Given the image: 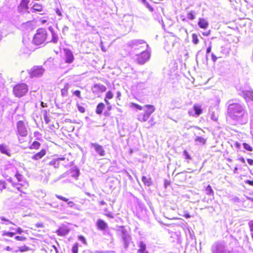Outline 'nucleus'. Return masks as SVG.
Returning <instances> with one entry per match:
<instances>
[{"label":"nucleus","mask_w":253,"mask_h":253,"mask_svg":"<svg viewBox=\"0 0 253 253\" xmlns=\"http://www.w3.org/2000/svg\"><path fill=\"white\" fill-rule=\"evenodd\" d=\"M227 113L233 119H238L243 116L244 109L238 103L229 104L227 108Z\"/></svg>","instance_id":"obj_1"},{"label":"nucleus","mask_w":253,"mask_h":253,"mask_svg":"<svg viewBox=\"0 0 253 253\" xmlns=\"http://www.w3.org/2000/svg\"><path fill=\"white\" fill-rule=\"evenodd\" d=\"M48 34L44 28L38 29L34 35L33 42L36 45H41L45 42L47 39Z\"/></svg>","instance_id":"obj_2"},{"label":"nucleus","mask_w":253,"mask_h":253,"mask_svg":"<svg viewBox=\"0 0 253 253\" xmlns=\"http://www.w3.org/2000/svg\"><path fill=\"white\" fill-rule=\"evenodd\" d=\"M29 91L28 85L24 83H18L12 88V93L15 97L21 98L25 96Z\"/></svg>","instance_id":"obj_3"},{"label":"nucleus","mask_w":253,"mask_h":253,"mask_svg":"<svg viewBox=\"0 0 253 253\" xmlns=\"http://www.w3.org/2000/svg\"><path fill=\"white\" fill-rule=\"evenodd\" d=\"M144 112L138 115L137 119L140 122H145L148 121L150 115L155 112V108L152 105L144 106Z\"/></svg>","instance_id":"obj_4"},{"label":"nucleus","mask_w":253,"mask_h":253,"mask_svg":"<svg viewBox=\"0 0 253 253\" xmlns=\"http://www.w3.org/2000/svg\"><path fill=\"white\" fill-rule=\"evenodd\" d=\"M44 72V69L42 66H34L29 71V74L31 78L41 77Z\"/></svg>","instance_id":"obj_5"},{"label":"nucleus","mask_w":253,"mask_h":253,"mask_svg":"<svg viewBox=\"0 0 253 253\" xmlns=\"http://www.w3.org/2000/svg\"><path fill=\"white\" fill-rule=\"evenodd\" d=\"M17 134L22 137L26 136L28 133L26 127L23 121H19L17 123Z\"/></svg>","instance_id":"obj_6"},{"label":"nucleus","mask_w":253,"mask_h":253,"mask_svg":"<svg viewBox=\"0 0 253 253\" xmlns=\"http://www.w3.org/2000/svg\"><path fill=\"white\" fill-rule=\"evenodd\" d=\"M150 57V54L148 51H143L137 55L136 61L140 64L145 63Z\"/></svg>","instance_id":"obj_7"},{"label":"nucleus","mask_w":253,"mask_h":253,"mask_svg":"<svg viewBox=\"0 0 253 253\" xmlns=\"http://www.w3.org/2000/svg\"><path fill=\"white\" fill-rule=\"evenodd\" d=\"M30 0H21L20 4L17 7L18 12L20 13H23L24 11L29 9V3Z\"/></svg>","instance_id":"obj_8"},{"label":"nucleus","mask_w":253,"mask_h":253,"mask_svg":"<svg viewBox=\"0 0 253 253\" xmlns=\"http://www.w3.org/2000/svg\"><path fill=\"white\" fill-rule=\"evenodd\" d=\"M23 232L22 229L18 227L16 228L15 229V231H4L2 233V236L3 237H8L9 238H12L15 234H21Z\"/></svg>","instance_id":"obj_9"},{"label":"nucleus","mask_w":253,"mask_h":253,"mask_svg":"<svg viewBox=\"0 0 253 253\" xmlns=\"http://www.w3.org/2000/svg\"><path fill=\"white\" fill-rule=\"evenodd\" d=\"M92 91L94 93L105 92L107 88L106 87L103 85L98 84H95L92 87Z\"/></svg>","instance_id":"obj_10"},{"label":"nucleus","mask_w":253,"mask_h":253,"mask_svg":"<svg viewBox=\"0 0 253 253\" xmlns=\"http://www.w3.org/2000/svg\"><path fill=\"white\" fill-rule=\"evenodd\" d=\"M65 62L67 63H71L74 60V55L71 50L65 49Z\"/></svg>","instance_id":"obj_11"},{"label":"nucleus","mask_w":253,"mask_h":253,"mask_svg":"<svg viewBox=\"0 0 253 253\" xmlns=\"http://www.w3.org/2000/svg\"><path fill=\"white\" fill-rule=\"evenodd\" d=\"M96 226L99 230L104 231L108 228L107 223L102 219H98L97 220Z\"/></svg>","instance_id":"obj_12"},{"label":"nucleus","mask_w":253,"mask_h":253,"mask_svg":"<svg viewBox=\"0 0 253 253\" xmlns=\"http://www.w3.org/2000/svg\"><path fill=\"white\" fill-rule=\"evenodd\" d=\"M46 154L45 149H41L39 152L35 153L32 157V159L34 161H38L43 158Z\"/></svg>","instance_id":"obj_13"},{"label":"nucleus","mask_w":253,"mask_h":253,"mask_svg":"<svg viewBox=\"0 0 253 253\" xmlns=\"http://www.w3.org/2000/svg\"><path fill=\"white\" fill-rule=\"evenodd\" d=\"M70 231V229L65 225H62L57 230V234L59 236H65Z\"/></svg>","instance_id":"obj_14"},{"label":"nucleus","mask_w":253,"mask_h":253,"mask_svg":"<svg viewBox=\"0 0 253 253\" xmlns=\"http://www.w3.org/2000/svg\"><path fill=\"white\" fill-rule=\"evenodd\" d=\"M43 7L42 4L38 3H34L31 7L33 13L41 12L43 11Z\"/></svg>","instance_id":"obj_15"},{"label":"nucleus","mask_w":253,"mask_h":253,"mask_svg":"<svg viewBox=\"0 0 253 253\" xmlns=\"http://www.w3.org/2000/svg\"><path fill=\"white\" fill-rule=\"evenodd\" d=\"M92 145L99 155L103 156L105 155V152L102 146L97 144H92Z\"/></svg>","instance_id":"obj_16"},{"label":"nucleus","mask_w":253,"mask_h":253,"mask_svg":"<svg viewBox=\"0 0 253 253\" xmlns=\"http://www.w3.org/2000/svg\"><path fill=\"white\" fill-rule=\"evenodd\" d=\"M198 25L200 28L206 29L209 26V22L204 18H199Z\"/></svg>","instance_id":"obj_17"},{"label":"nucleus","mask_w":253,"mask_h":253,"mask_svg":"<svg viewBox=\"0 0 253 253\" xmlns=\"http://www.w3.org/2000/svg\"><path fill=\"white\" fill-rule=\"evenodd\" d=\"M193 109L195 111V115L197 116H200L203 113L202 106L199 104H195L193 106Z\"/></svg>","instance_id":"obj_18"},{"label":"nucleus","mask_w":253,"mask_h":253,"mask_svg":"<svg viewBox=\"0 0 253 253\" xmlns=\"http://www.w3.org/2000/svg\"><path fill=\"white\" fill-rule=\"evenodd\" d=\"M244 98L249 101H253V91L252 90H246L243 92Z\"/></svg>","instance_id":"obj_19"},{"label":"nucleus","mask_w":253,"mask_h":253,"mask_svg":"<svg viewBox=\"0 0 253 253\" xmlns=\"http://www.w3.org/2000/svg\"><path fill=\"white\" fill-rule=\"evenodd\" d=\"M105 108V105L103 103L100 102L98 104L96 108V113L98 115H101Z\"/></svg>","instance_id":"obj_20"},{"label":"nucleus","mask_w":253,"mask_h":253,"mask_svg":"<svg viewBox=\"0 0 253 253\" xmlns=\"http://www.w3.org/2000/svg\"><path fill=\"white\" fill-rule=\"evenodd\" d=\"M113 96H114V94L111 91H110V90L108 91L106 93V94L105 95V97L104 98V101L106 103L107 105H110V102H109V100L113 98Z\"/></svg>","instance_id":"obj_21"},{"label":"nucleus","mask_w":253,"mask_h":253,"mask_svg":"<svg viewBox=\"0 0 253 253\" xmlns=\"http://www.w3.org/2000/svg\"><path fill=\"white\" fill-rule=\"evenodd\" d=\"M139 247V249L138 251L139 253H149V252L146 251V244L143 242H140Z\"/></svg>","instance_id":"obj_22"},{"label":"nucleus","mask_w":253,"mask_h":253,"mask_svg":"<svg viewBox=\"0 0 253 253\" xmlns=\"http://www.w3.org/2000/svg\"><path fill=\"white\" fill-rule=\"evenodd\" d=\"M41 145V144L39 142L34 141L33 142L32 144L29 146V149L30 150H38L40 149Z\"/></svg>","instance_id":"obj_23"},{"label":"nucleus","mask_w":253,"mask_h":253,"mask_svg":"<svg viewBox=\"0 0 253 253\" xmlns=\"http://www.w3.org/2000/svg\"><path fill=\"white\" fill-rule=\"evenodd\" d=\"M0 151L2 153L6 154L8 156H10V152L7 149L6 146L5 145H3V144L0 145Z\"/></svg>","instance_id":"obj_24"},{"label":"nucleus","mask_w":253,"mask_h":253,"mask_svg":"<svg viewBox=\"0 0 253 253\" xmlns=\"http://www.w3.org/2000/svg\"><path fill=\"white\" fill-rule=\"evenodd\" d=\"M49 30L50 31L52 35V39L51 40V42H52L53 43H57L58 40V38L56 34L54 33V32L53 31L51 27L49 28Z\"/></svg>","instance_id":"obj_25"},{"label":"nucleus","mask_w":253,"mask_h":253,"mask_svg":"<svg viewBox=\"0 0 253 253\" xmlns=\"http://www.w3.org/2000/svg\"><path fill=\"white\" fill-rule=\"evenodd\" d=\"M69 88V84L68 83H67L64 85V87L61 89V93L62 96H64L67 95Z\"/></svg>","instance_id":"obj_26"},{"label":"nucleus","mask_w":253,"mask_h":253,"mask_svg":"<svg viewBox=\"0 0 253 253\" xmlns=\"http://www.w3.org/2000/svg\"><path fill=\"white\" fill-rule=\"evenodd\" d=\"M29 250V248L26 245L18 247V249L15 251V252H25Z\"/></svg>","instance_id":"obj_27"},{"label":"nucleus","mask_w":253,"mask_h":253,"mask_svg":"<svg viewBox=\"0 0 253 253\" xmlns=\"http://www.w3.org/2000/svg\"><path fill=\"white\" fill-rule=\"evenodd\" d=\"M56 197L59 200H61L66 202H67L68 204L70 206H71V204H73V202L68 201H69L68 198H65L64 197H63V196H62L61 195H56Z\"/></svg>","instance_id":"obj_28"},{"label":"nucleus","mask_w":253,"mask_h":253,"mask_svg":"<svg viewBox=\"0 0 253 253\" xmlns=\"http://www.w3.org/2000/svg\"><path fill=\"white\" fill-rule=\"evenodd\" d=\"M206 193L208 195L213 196L214 192L210 185H208L205 189Z\"/></svg>","instance_id":"obj_29"},{"label":"nucleus","mask_w":253,"mask_h":253,"mask_svg":"<svg viewBox=\"0 0 253 253\" xmlns=\"http://www.w3.org/2000/svg\"><path fill=\"white\" fill-rule=\"evenodd\" d=\"M195 140L202 144H205L207 141V139L201 136H198L196 137Z\"/></svg>","instance_id":"obj_30"},{"label":"nucleus","mask_w":253,"mask_h":253,"mask_svg":"<svg viewBox=\"0 0 253 253\" xmlns=\"http://www.w3.org/2000/svg\"><path fill=\"white\" fill-rule=\"evenodd\" d=\"M142 181L145 185L147 186H150L151 184V178H148L146 176H142Z\"/></svg>","instance_id":"obj_31"},{"label":"nucleus","mask_w":253,"mask_h":253,"mask_svg":"<svg viewBox=\"0 0 253 253\" xmlns=\"http://www.w3.org/2000/svg\"><path fill=\"white\" fill-rule=\"evenodd\" d=\"M187 18L190 20H194L196 18L195 12L193 11H188L187 13Z\"/></svg>","instance_id":"obj_32"},{"label":"nucleus","mask_w":253,"mask_h":253,"mask_svg":"<svg viewBox=\"0 0 253 253\" xmlns=\"http://www.w3.org/2000/svg\"><path fill=\"white\" fill-rule=\"evenodd\" d=\"M59 159H56L50 161L49 163V165L53 166L55 168H58L59 167Z\"/></svg>","instance_id":"obj_33"},{"label":"nucleus","mask_w":253,"mask_h":253,"mask_svg":"<svg viewBox=\"0 0 253 253\" xmlns=\"http://www.w3.org/2000/svg\"><path fill=\"white\" fill-rule=\"evenodd\" d=\"M192 42L194 44H197L199 43L198 36L195 33L192 34Z\"/></svg>","instance_id":"obj_34"},{"label":"nucleus","mask_w":253,"mask_h":253,"mask_svg":"<svg viewBox=\"0 0 253 253\" xmlns=\"http://www.w3.org/2000/svg\"><path fill=\"white\" fill-rule=\"evenodd\" d=\"M243 146H244V148L247 151H249L250 152H252L253 151V147L250 144H249L248 143H244Z\"/></svg>","instance_id":"obj_35"},{"label":"nucleus","mask_w":253,"mask_h":253,"mask_svg":"<svg viewBox=\"0 0 253 253\" xmlns=\"http://www.w3.org/2000/svg\"><path fill=\"white\" fill-rule=\"evenodd\" d=\"M78 248H79V244L78 243H75L72 249V252L73 253H78Z\"/></svg>","instance_id":"obj_36"},{"label":"nucleus","mask_w":253,"mask_h":253,"mask_svg":"<svg viewBox=\"0 0 253 253\" xmlns=\"http://www.w3.org/2000/svg\"><path fill=\"white\" fill-rule=\"evenodd\" d=\"M0 219L1 221H5L7 222L5 224V225L11 224V225H15V226L16 225L14 223L9 221L7 219L5 218L4 217L2 216L0 217Z\"/></svg>","instance_id":"obj_37"},{"label":"nucleus","mask_w":253,"mask_h":253,"mask_svg":"<svg viewBox=\"0 0 253 253\" xmlns=\"http://www.w3.org/2000/svg\"><path fill=\"white\" fill-rule=\"evenodd\" d=\"M6 188V183L4 181L0 180V191Z\"/></svg>","instance_id":"obj_38"},{"label":"nucleus","mask_w":253,"mask_h":253,"mask_svg":"<svg viewBox=\"0 0 253 253\" xmlns=\"http://www.w3.org/2000/svg\"><path fill=\"white\" fill-rule=\"evenodd\" d=\"M77 108L80 113H84L85 112V108L83 106H81L78 103H77Z\"/></svg>","instance_id":"obj_39"},{"label":"nucleus","mask_w":253,"mask_h":253,"mask_svg":"<svg viewBox=\"0 0 253 253\" xmlns=\"http://www.w3.org/2000/svg\"><path fill=\"white\" fill-rule=\"evenodd\" d=\"M72 93H73V94L76 96L77 97H78L79 98H82L81 92L79 90H75L72 92Z\"/></svg>","instance_id":"obj_40"},{"label":"nucleus","mask_w":253,"mask_h":253,"mask_svg":"<svg viewBox=\"0 0 253 253\" xmlns=\"http://www.w3.org/2000/svg\"><path fill=\"white\" fill-rule=\"evenodd\" d=\"M14 239L16 240L20 241H24L26 240V238L24 236H16L15 237Z\"/></svg>","instance_id":"obj_41"},{"label":"nucleus","mask_w":253,"mask_h":253,"mask_svg":"<svg viewBox=\"0 0 253 253\" xmlns=\"http://www.w3.org/2000/svg\"><path fill=\"white\" fill-rule=\"evenodd\" d=\"M131 105L132 107H134L139 110H142L143 109V107L141 106L136 103H132Z\"/></svg>","instance_id":"obj_42"},{"label":"nucleus","mask_w":253,"mask_h":253,"mask_svg":"<svg viewBox=\"0 0 253 253\" xmlns=\"http://www.w3.org/2000/svg\"><path fill=\"white\" fill-rule=\"evenodd\" d=\"M183 153H184V156L185 157V158L186 159H188V160H191V157L189 155V154L188 152H187V151L184 150V152H183Z\"/></svg>","instance_id":"obj_43"},{"label":"nucleus","mask_w":253,"mask_h":253,"mask_svg":"<svg viewBox=\"0 0 253 253\" xmlns=\"http://www.w3.org/2000/svg\"><path fill=\"white\" fill-rule=\"evenodd\" d=\"M15 177L17 178L19 181H21L22 180V175L20 174L18 172H16L15 174Z\"/></svg>","instance_id":"obj_44"},{"label":"nucleus","mask_w":253,"mask_h":253,"mask_svg":"<svg viewBox=\"0 0 253 253\" xmlns=\"http://www.w3.org/2000/svg\"><path fill=\"white\" fill-rule=\"evenodd\" d=\"M35 226L37 228H44V225L43 223L40 222L38 223L35 224Z\"/></svg>","instance_id":"obj_45"},{"label":"nucleus","mask_w":253,"mask_h":253,"mask_svg":"<svg viewBox=\"0 0 253 253\" xmlns=\"http://www.w3.org/2000/svg\"><path fill=\"white\" fill-rule=\"evenodd\" d=\"M43 117L45 123L48 124L50 121L49 118L46 114L44 115Z\"/></svg>","instance_id":"obj_46"},{"label":"nucleus","mask_w":253,"mask_h":253,"mask_svg":"<svg viewBox=\"0 0 253 253\" xmlns=\"http://www.w3.org/2000/svg\"><path fill=\"white\" fill-rule=\"evenodd\" d=\"M211 118L212 120H213L214 121H217L218 120V117L217 115H216L214 114H211Z\"/></svg>","instance_id":"obj_47"},{"label":"nucleus","mask_w":253,"mask_h":253,"mask_svg":"<svg viewBox=\"0 0 253 253\" xmlns=\"http://www.w3.org/2000/svg\"><path fill=\"white\" fill-rule=\"evenodd\" d=\"M150 126H153L155 124V122L154 121L153 118H151L148 122Z\"/></svg>","instance_id":"obj_48"},{"label":"nucleus","mask_w":253,"mask_h":253,"mask_svg":"<svg viewBox=\"0 0 253 253\" xmlns=\"http://www.w3.org/2000/svg\"><path fill=\"white\" fill-rule=\"evenodd\" d=\"M249 226L250 227V231H253V221H251L249 223Z\"/></svg>","instance_id":"obj_49"},{"label":"nucleus","mask_w":253,"mask_h":253,"mask_svg":"<svg viewBox=\"0 0 253 253\" xmlns=\"http://www.w3.org/2000/svg\"><path fill=\"white\" fill-rule=\"evenodd\" d=\"M238 160L243 164L245 163V160L243 157L238 158Z\"/></svg>","instance_id":"obj_50"},{"label":"nucleus","mask_w":253,"mask_h":253,"mask_svg":"<svg viewBox=\"0 0 253 253\" xmlns=\"http://www.w3.org/2000/svg\"><path fill=\"white\" fill-rule=\"evenodd\" d=\"M211 30H209L208 31L206 32H203L202 33V35L204 36H208L211 34Z\"/></svg>","instance_id":"obj_51"},{"label":"nucleus","mask_w":253,"mask_h":253,"mask_svg":"<svg viewBox=\"0 0 253 253\" xmlns=\"http://www.w3.org/2000/svg\"><path fill=\"white\" fill-rule=\"evenodd\" d=\"M245 183L247 184H248L250 185L253 186V180H246L245 181Z\"/></svg>","instance_id":"obj_52"},{"label":"nucleus","mask_w":253,"mask_h":253,"mask_svg":"<svg viewBox=\"0 0 253 253\" xmlns=\"http://www.w3.org/2000/svg\"><path fill=\"white\" fill-rule=\"evenodd\" d=\"M247 162L249 163V164L251 166L253 165V160L251 159H247Z\"/></svg>","instance_id":"obj_53"},{"label":"nucleus","mask_w":253,"mask_h":253,"mask_svg":"<svg viewBox=\"0 0 253 253\" xmlns=\"http://www.w3.org/2000/svg\"><path fill=\"white\" fill-rule=\"evenodd\" d=\"M146 6L150 11L153 12L154 11L153 8L151 6H150L148 3L146 4Z\"/></svg>","instance_id":"obj_54"},{"label":"nucleus","mask_w":253,"mask_h":253,"mask_svg":"<svg viewBox=\"0 0 253 253\" xmlns=\"http://www.w3.org/2000/svg\"><path fill=\"white\" fill-rule=\"evenodd\" d=\"M211 59L215 62L217 60V57L214 54H211Z\"/></svg>","instance_id":"obj_55"},{"label":"nucleus","mask_w":253,"mask_h":253,"mask_svg":"<svg viewBox=\"0 0 253 253\" xmlns=\"http://www.w3.org/2000/svg\"><path fill=\"white\" fill-rule=\"evenodd\" d=\"M235 147L238 148V149H240V147H241V144L239 142H236L234 144Z\"/></svg>","instance_id":"obj_56"},{"label":"nucleus","mask_w":253,"mask_h":253,"mask_svg":"<svg viewBox=\"0 0 253 253\" xmlns=\"http://www.w3.org/2000/svg\"><path fill=\"white\" fill-rule=\"evenodd\" d=\"M211 46H209L207 49V51H206V53L207 54H209L211 51Z\"/></svg>","instance_id":"obj_57"},{"label":"nucleus","mask_w":253,"mask_h":253,"mask_svg":"<svg viewBox=\"0 0 253 253\" xmlns=\"http://www.w3.org/2000/svg\"><path fill=\"white\" fill-rule=\"evenodd\" d=\"M105 215L108 217L112 218H114V216L111 213H105Z\"/></svg>","instance_id":"obj_58"},{"label":"nucleus","mask_w":253,"mask_h":253,"mask_svg":"<svg viewBox=\"0 0 253 253\" xmlns=\"http://www.w3.org/2000/svg\"><path fill=\"white\" fill-rule=\"evenodd\" d=\"M56 12L59 16H62V13L59 9L56 10Z\"/></svg>","instance_id":"obj_59"},{"label":"nucleus","mask_w":253,"mask_h":253,"mask_svg":"<svg viewBox=\"0 0 253 253\" xmlns=\"http://www.w3.org/2000/svg\"><path fill=\"white\" fill-rule=\"evenodd\" d=\"M41 105L42 107H46L47 106L46 104L44 103L42 101L41 102Z\"/></svg>","instance_id":"obj_60"},{"label":"nucleus","mask_w":253,"mask_h":253,"mask_svg":"<svg viewBox=\"0 0 253 253\" xmlns=\"http://www.w3.org/2000/svg\"><path fill=\"white\" fill-rule=\"evenodd\" d=\"M5 250L7 251H11L12 250V249L10 248L9 246H7L5 248Z\"/></svg>","instance_id":"obj_61"},{"label":"nucleus","mask_w":253,"mask_h":253,"mask_svg":"<svg viewBox=\"0 0 253 253\" xmlns=\"http://www.w3.org/2000/svg\"><path fill=\"white\" fill-rule=\"evenodd\" d=\"M183 216L187 218L191 217V215L189 213H186L184 214Z\"/></svg>","instance_id":"obj_62"},{"label":"nucleus","mask_w":253,"mask_h":253,"mask_svg":"<svg viewBox=\"0 0 253 253\" xmlns=\"http://www.w3.org/2000/svg\"><path fill=\"white\" fill-rule=\"evenodd\" d=\"M80 238L82 240V241L84 243H85V240L83 236H81Z\"/></svg>","instance_id":"obj_63"},{"label":"nucleus","mask_w":253,"mask_h":253,"mask_svg":"<svg viewBox=\"0 0 253 253\" xmlns=\"http://www.w3.org/2000/svg\"><path fill=\"white\" fill-rule=\"evenodd\" d=\"M169 184V182H168V181L166 180L165 181V187H167Z\"/></svg>","instance_id":"obj_64"}]
</instances>
